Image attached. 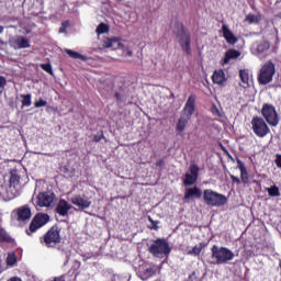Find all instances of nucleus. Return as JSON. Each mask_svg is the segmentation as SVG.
<instances>
[{
    "mask_svg": "<svg viewBox=\"0 0 281 281\" xmlns=\"http://www.w3.org/2000/svg\"><path fill=\"white\" fill-rule=\"evenodd\" d=\"M195 104L196 94H191L184 104L180 119L178 120L176 126V131H178V133H183V131H186L188 122H190V120H192V115H194Z\"/></svg>",
    "mask_w": 281,
    "mask_h": 281,
    "instance_id": "1",
    "label": "nucleus"
},
{
    "mask_svg": "<svg viewBox=\"0 0 281 281\" xmlns=\"http://www.w3.org/2000/svg\"><path fill=\"white\" fill-rule=\"evenodd\" d=\"M234 258L236 255L227 247L213 245L211 248L212 265H228Z\"/></svg>",
    "mask_w": 281,
    "mask_h": 281,
    "instance_id": "2",
    "label": "nucleus"
},
{
    "mask_svg": "<svg viewBox=\"0 0 281 281\" xmlns=\"http://www.w3.org/2000/svg\"><path fill=\"white\" fill-rule=\"evenodd\" d=\"M9 183V188H5L0 182V196H7L9 200L16 199L19 190H21V177L16 172H11Z\"/></svg>",
    "mask_w": 281,
    "mask_h": 281,
    "instance_id": "3",
    "label": "nucleus"
},
{
    "mask_svg": "<svg viewBox=\"0 0 281 281\" xmlns=\"http://www.w3.org/2000/svg\"><path fill=\"white\" fill-rule=\"evenodd\" d=\"M204 203L211 207H222L227 203V196L222 193L215 192L212 189H206L203 192Z\"/></svg>",
    "mask_w": 281,
    "mask_h": 281,
    "instance_id": "4",
    "label": "nucleus"
},
{
    "mask_svg": "<svg viewBox=\"0 0 281 281\" xmlns=\"http://www.w3.org/2000/svg\"><path fill=\"white\" fill-rule=\"evenodd\" d=\"M149 252L155 258H166V256L170 255V245L166 239H157L149 246Z\"/></svg>",
    "mask_w": 281,
    "mask_h": 281,
    "instance_id": "5",
    "label": "nucleus"
},
{
    "mask_svg": "<svg viewBox=\"0 0 281 281\" xmlns=\"http://www.w3.org/2000/svg\"><path fill=\"white\" fill-rule=\"evenodd\" d=\"M273 76H276V64L272 61L266 63L258 75L259 85H269L273 80Z\"/></svg>",
    "mask_w": 281,
    "mask_h": 281,
    "instance_id": "6",
    "label": "nucleus"
},
{
    "mask_svg": "<svg viewBox=\"0 0 281 281\" xmlns=\"http://www.w3.org/2000/svg\"><path fill=\"white\" fill-rule=\"evenodd\" d=\"M44 247L53 248L60 243V229L58 226H53L41 239Z\"/></svg>",
    "mask_w": 281,
    "mask_h": 281,
    "instance_id": "7",
    "label": "nucleus"
},
{
    "mask_svg": "<svg viewBox=\"0 0 281 281\" xmlns=\"http://www.w3.org/2000/svg\"><path fill=\"white\" fill-rule=\"evenodd\" d=\"M251 128L255 135L257 137H267L271 133V130L269 128V125H267V122L262 117L255 116L251 120Z\"/></svg>",
    "mask_w": 281,
    "mask_h": 281,
    "instance_id": "8",
    "label": "nucleus"
},
{
    "mask_svg": "<svg viewBox=\"0 0 281 281\" xmlns=\"http://www.w3.org/2000/svg\"><path fill=\"white\" fill-rule=\"evenodd\" d=\"M261 114L265 120L270 124V126H276L280 124V117L278 116V112L276 111V106L272 104L266 103L261 109Z\"/></svg>",
    "mask_w": 281,
    "mask_h": 281,
    "instance_id": "9",
    "label": "nucleus"
},
{
    "mask_svg": "<svg viewBox=\"0 0 281 281\" xmlns=\"http://www.w3.org/2000/svg\"><path fill=\"white\" fill-rule=\"evenodd\" d=\"M11 218L19 223H26L32 218V209L29 205L20 206L11 212Z\"/></svg>",
    "mask_w": 281,
    "mask_h": 281,
    "instance_id": "10",
    "label": "nucleus"
},
{
    "mask_svg": "<svg viewBox=\"0 0 281 281\" xmlns=\"http://www.w3.org/2000/svg\"><path fill=\"white\" fill-rule=\"evenodd\" d=\"M103 47L112 48V49H122L124 56H133V52L127 48H124V42H122V40H120L117 37L104 38Z\"/></svg>",
    "mask_w": 281,
    "mask_h": 281,
    "instance_id": "11",
    "label": "nucleus"
},
{
    "mask_svg": "<svg viewBox=\"0 0 281 281\" xmlns=\"http://www.w3.org/2000/svg\"><path fill=\"white\" fill-rule=\"evenodd\" d=\"M9 45L12 49H29L30 40L23 35H14L9 38Z\"/></svg>",
    "mask_w": 281,
    "mask_h": 281,
    "instance_id": "12",
    "label": "nucleus"
},
{
    "mask_svg": "<svg viewBox=\"0 0 281 281\" xmlns=\"http://www.w3.org/2000/svg\"><path fill=\"white\" fill-rule=\"evenodd\" d=\"M49 223V215L47 214H37L30 224L27 234H34L37 229H41L43 225Z\"/></svg>",
    "mask_w": 281,
    "mask_h": 281,
    "instance_id": "13",
    "label": "nucleus"
},
{
    "mask_svg": "<svg viewBox=\"0 0 281 281\" xmlns=\"http://www.w3.org/2000/svg\"><path fill=\"white\" fill-rule=\"evenodd\" d=\"M198 180H199V166L190 165L189 170L186 173L183 183H184V186H194V183Z\"/></svg>",
    "mask_w": 281,
    "mask_h": 281,
    "instance_id": "14",
    "label": "nucleus"
},
{
    "mask_svg": "<svg viewBox=\"0 0 281 281\" xmlns=\"http://www.w3.org/2000/svg\"><path fill=\"white\" fill-rule=\"evenodd\" d=\"M54 193L52 192H42L37 195L36 204L40 207H52V204L54 203Z\"/></svg>",
    "mask_w": 281,
    "mask_h": 281,
    "instance_id": "15",
    "label": "nucleus"
},
{
    "mask_svg": "<svg viewBox=\"0 0 281 281\" xmlns=\"http://www.w3.org/2000/svg\"><path fill=\"white\" fill-rule=\"evenodd\" d=\"M137 276L143 281L150 280L153 276H157V267L140 266Z\"/></svg>",
    "mask_w": 281,
    "mask_h": 281,
    "instance_id": "16",
    "label": "nucleus"
},
{
    "mask_svg": "<svg viewBox=\"0 0 281 281\" xmlns=\"http://www.w3.org/2000/svg\"><path fill=\"white\" fill-rule=\"evenodd\" d=\"M221 32L223 34V38H225L228 45H236V43H238V37L234 35V32H232V30L229 29V26H227V24L222 25Z\"/></svg>",
    "mask_w": 281,
    "mask_h": 281,
    "instance_id": "17",
    "label": "nucleus"
},
{
    "mask_svg": "<svg viewBox=\"0 0 281 281\" xmlns=\"http://www.w3.org/2000/svg\"><path fill=\"white\" fill-rule=\"evenodd\" d=\"M72 205H76L77 207H79L80 210H87L89 207H91V202L89 199H85L80 195H74L70 199Z\"/></svg>",
    "mask_w": 281,
    "mask_h": 281,
    "instance_id": "18",
    "label": "nucleus"
},
{
    "mask_svg": "<svg viewBox=\"0 0 281 281\" xmlns=\"http://www.w3.org/2000/svg\"><path fill=\"white\" fill-rule=\"evenodd\" d=\"M239 78H240V87L244 89H248L251 85V75H249L248 69L239 70Z\"/></svg>",
    "mask_w": 281,
    "mask_h": 281,
    "instance_id": "19",
    "label": "nucleus"
},
{
    "mask_svg": "<svg viewBox=\"0 0 281 281\" xmlns=\"http://www.w3.org/2000/svg\"><path fill=\"white\" fill-rule=\"evenodd\" d=\"M203 192L198 187L186 189L184 201H190V199H201Z\"/></svg>",
    "mask_w": 281,
    "mask_h": 281,
    "instance_id": "20",
    "label": "nucleus"
},
{
    "mask_svg": "<svg viewBox=\"0 0 281 281\" xmlns=\"http://www.w3.org/2000/svg\"><path fill=\"white\" fill-rule=\"evenodd\" d=\"M240 56V52L236 49H229L225 53V57L221 60V65H229L231 60H236Z\"/></svg>",
    "mask_w": 281,
    "mask_h": 281,
    "instance_id": "21",
    "label": "nucleus"
},
{
    "mask_svg": "<svg viewBox=\"0 0 281 281\" xmlns=\"http://www.w3.org/2000/svg\"><path fill=\"white\" fill-rule=\"evenodd\" d=\"M179 43L187 54H190V33L182 31L179 35Z\"/></svg>",
    "mask_w": 281,
    "mask_h": 281,
    "instance_id": "22",
    "label": "nucleus"
},
{
    "mask_svg": "<svg viewBox=\"0 0 281 281\" xmlns=\"http://www.w3.org/2000/svg\"><path fill=\"white\" fill-rule=\"evenodd\" d=\"M212 80L214 85L223 86L227 82V77H225V71L223 69L215 70Z\"/></svg>",
    "mask_w": 281,
    "mask_h": 281,
    "instance_id": "23",
    "label": "nucleus"
},
{
    "mask_svg": "<svg viewBox=\"0 0 281 281\" xmlns=\"http://www.w3.org/2000/svg\"><path fill=\"white\" fill-rule=\"evenodd\" d=\"M69 210H71V204L66 200H59L56 212L59 216H67L69 214Z\"/></svg>",
    "mask_w": 281,
    "mask_h": 281,
    "instance_id": "24",
    "label": "nucleus"
},
{
    "mask_svg": "<svg viewBox=\"0 0 281 281\" xmlns=\"http://www.w3.org/2000/svg\"><path fill=\"white\" fill-rule=\"evenodd\" d=\"M237 168L240 170V179L244 183H249V173L247 172V168L245 164L241 162L240 159H237Z\"/></svg>",
    "mask_w": 281,
    "mask_h": 281,
    "instance_id": "25",
    "label": "nucleus"
},
{
    "mask_svg": "<svg viewBox=\"0 0 281 281\" xmlns=\"http://www.w3.org/2000/svg\"><path fill=\"white\" fill-rule=\"evenodd\" d=\"M252 47L256 49L257 54H265L269 49L270 44L267 41H262L258 44H254Z\"/></svg>",
    "mask_w": 281,
    "mask_h": 281,
    "instance_id": "26",
    "label": "nucleus"
},
{
    "mask_svg": "<svg viewBox=\"0 0 281 281\" xmlns=\"http://www.w3.org/2000/svg\"><path fill=\"white\" fill-rule=\"evenodd\" d=\"M245 21L250 24H258L260 21H262V15L260 14H247Z\"/></svg>",
    "mask_w": 281,
    "mask_h": 281,
    "instance_id": "27",
    "label": "nucleus"
},
{
    "mask_svg": "<svg viewBox=\"0 0 281 281\" xmlns=\"http://www.w3.org/2000/svg\"><path fill=\"white\" fill-rule=\"evenodd\" d=\"M65 53L70 56V58H75L77 60H87V57L85 55H81L78 52H74L71 49H65Z\"/></svg>",
    "mask_w": 281,
    "mask_h": 281,
    "instance_id": "28",
    "label": "nucleus"
},
{
    "mask_svg": "<svg viewBox=\"0 0 281 281\" xmlns=\"http://www.w3.org/2000/svg\"><path fill=\"white\" fill-rule=\"evenodd\" d=\"M22 106H32V94H21Z\"/></svg>",
    "mask_w": 281,
    "mask_h": 281,
    "instance_id": "29",
    "label": "nucleus"
},
{
    "mask_svg": "<svg viewBox=\"0 0 281 281\" xmlns=\"http://www.w3.org/2000/svg\"><path fill=\"white\" fill-rule=\"evenodd\" d=\"M8 267H14L16 265V255L14 252H9L7 257Z\"/></svg>",
    "mask_w": 281,
    "mask_h": 281,
    "instance_id": "30",
    "label": "nucleus"
},
{
    "mask_svg": "<svg viewBox=\"0 0 281 281\" xmlns=\"http://www.w3.org/2000/svg\"><path fill=\"white\" fill-rule=\"evenodd\" d=\"M269 196H280V188L273 186L267 189Z\"/></svg>",
    "mask_w": 281,
    "mask_h": 281,
    "instance_id": "31",
    "label": "nucleus"
},
{
    "mask_svg": "<svg viewBox=\"0 0 281 281\" xmlns=\"http://www.w3.org/2000/svg\"><path fill=\"white\" fill-rule=\"evenodd\" d=\"M201 251H203V244H200L199 246H194L192 250L189 251L190 256H200Z\"/></svg>",
    "mask_w": 281,
    "mask_h": 281,
    "instance_id": "32",
    "label": "nucleus"
},
{
    "mask_svg": "<svg viewBox=\"0 0 281 281\" xmlns=\"http://www.w3.org/2000/svg\"><path fill=\"white\" fill-rule=\"evenodd\" d=\"M109 32V25L105 23H100L97 27V34H106Z\"/></svg>",
    "mask_w": 281,
    "mask_h": 281,
    "instance_id": "33",
    "label": "nucleus"
},
{
    "mask_svg": "<svg viewBox=\"0 0 281 281\" xmlns=\"http://www.w3.org/2000/svg\"><path fill=\"white\" fill-rule=\"evenodd\" d=\"M10 240V235L5 232V229L0 228V243H8Z\"/></svg>",
    "mask_w": 281,
    "mask_h": 281,
    "instance_id": "34",
    "label": "nucleus"
},
{
    "mask_svg": "<svg viewBox=\"0 0 281 281\" xmlns=\"http://www.w3.org/2000/svg\"><path fill=\"white\" fill-rule=\"evenodd\" d=\"M67 27H69V21L63 22L61 26L59 27V34H66Z\"/></svg>",
    "mask_w": 281,
    "mask_h": 281,
    "instance_id": "35",
    "label": "nucleus"
},
{
    "mask_svg": "<svg viewBox=\"0 0 281 281\" xmlns=\"http://www.w3.org/2000/svg\"><path fill=\"white\" fill-rule=\"evenodd\" d=\"M41 68L46 71V74H54L52 70V64H41Z\"/></svg>",
    "mask_w": 281,
    "mask_h": 281,
    "instance_id": "36",
    "label": "nucleus"
},
{
    "mask_svg": "<svg viewBox=\"0 0 281 281\" xmlns=\"http://www.w3.org/2000/svg\"><path fill=\"white\" fill-rule=\"evenodd\" d=\"M34 106H35L36 109H41V106H47V101H45V100H43V99H40L38 101H36V102L34 103Z\"/></svg>",
    "mask_w": 281,
    "mask_h": 281,
    "instance_id": "37",
    "label": "nucleus"
},
{
    "mask_svg": "<svg viewBox=\"0 0 281 281\" xmlns=\"http://www.w3.org/2000/svg\"><path fill=\"white\" fill-rule=\"evenodd\" d=\"M5 85H8V80L5 79V77L0 76V89H3Z\"/></svg>",
    "mask_w": 281,
    "mask_h": 281,
    "instance_id": "38",
    "label": "nucleus"
},
{
    "mask_svg": "<svg viewBox=\"0 0 281 281\" xmlns=\"http://www.w3.org/2000/svg\"><path fill=\"white\" fill-rule=\"evenodd\" d=\"M103 137H104V134H102V133L97 134L93 137V142H101Z\"/></svg>",
    "mask_w": 281,
    "mask_h": 281,
    "instance_id": "39",
    "label": "nucleus"
},
{
    "mask_svg": "<svg viewBox=\"0 0 281 281\" xmlns=\"http://www.w3.org/2000/svg\"><path fill=\"white\" fill-rule=\"evenodd\" d=\"M231 179H232L233 183H237V186H240V178H238L236 176H231Z\"/></svg>",
    "mask_w": 281,
    "mask_h": 281,
    "instance_id": "40",
    "label": "nucleus"
},
{
    "mask_svg": "<svg viewBox=\"0 0 281 281\" xmlns=\"http://www.w3.org/2000/svg\"><path fill=\"white\" fill-rule=\"evenodd\" d=\"M149 223H151L154 229H157L158 222L153 221V217H148Z\"/></svg>",
    "mask_w": 281,
    "mask_h": 281,
    "instance_id": "41",
    "label": "nucleus"
},
{
    "mask_svg": "<svg viewBox=\"0 0 281 281\" xmlns=\"http://www.w3.org/2000/svg\"><path fill=\"white\" fill-rule=\"evenodd\" d=\"M276 164L278 168H281V155L277 156Z\"/></svg>",
    "mask_w": 281,
    "mask_h": 281,
    "instance_id": "42",
    "label": "nucleus"
},
{
    "mask_svg": "<svg viewBox=\"0 0 281 281\" xmlns=\"http://www.w3.org/2000/svg\"><path fill=\"white\" fill-rule=\"evenodd\" d=\"M213 113H216L218 117H221V112L218 111V109L213 110Z\"/></svg>",
    "mask_w": 281,
    "mask_h": 281,
    "instance_id": "43",
    "label": "nucleus"
},
{
    "mask_svg": "<svg viewBox=\"0 0 281 281\" xmlns=\"http://www.w3.org/2000/svg\"><path fill=\"white\" fill-rule=\"evenodd\" d=\"M162 164H164V160H158V161L156 162V166H162Z\"/></svg>",
    "mask_w": 281,
    "mask_h": 281,
    "instance_id": "44",
    "label": "nucleus"
},
{
    "mask_svg": "<svg viewBox=\"0 0 281 281\" xmlns=\"http://www.w3.org/2000/svg\"><path fill=\"white\" fill-rule=\"evenodd\" d=\"M3 30H4V27L0 26V34H3Z\"/></svg>",
    "mask_w": 281,
    "mask_h": 281,
    "instance_id": "45",
    "label": "nucleus"
},
{
    "mask_svg": "<svg viewBox=\"0 0 281 281\" xmlns=\"http://www.w3.org/2000/svg\"><path fill=\"white\" fill-rule=\"evenodd\" d=\"M117 1H123V0H117Z\"/></svg>",
    "mask_w": 281,
    "mask_h": 281,
    "instance_id": "46",
    "label": "nucleus"
}]
</instances>
